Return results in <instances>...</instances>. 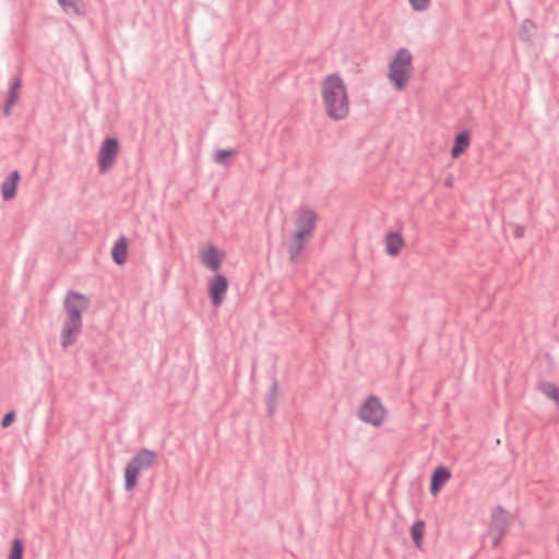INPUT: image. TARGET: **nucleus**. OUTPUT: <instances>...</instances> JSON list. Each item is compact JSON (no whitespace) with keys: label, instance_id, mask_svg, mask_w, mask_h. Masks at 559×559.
I'll return each instance as SVG.
<instances>
[{"label":"nucleus","instance_id":"f257e3e1","mask_svg":"<svg viewBox=\"0 0 559 559\" xmlns=\"http://www.w3.org/2000/svg\"><path fill=\"white\" fill-rule=\"evenodd\" d=\"M64 310L67 319L61 329V345L67 348L75 343L82 330V312L90 307V299L84 294L69 292L64 298Z\"/></svg>","mask_w":559,"mask_h":559},{"label":"nucleus","instance_id":"f03ea898","mask_svg":"<svg viewBox=\"0 0 559 559\" xmlns=\"http://www.w3.org/2000/svg\"><path fill=\"white\" fill-rule=\"evenodd\" d=\"M322 96L326 115L334 120H342L349 111L346 86L337 74H330L322 83Z\"/></svg>","mask_w":559,"mask_h":559},{"label":"nucleus","instance_id":"7ed1b4c3","mask_svg":"<svg viewBox=\"0 0 559 559\" xmlns=\"http://www.w3.org/2000/svg\"><path fill=\"white\" fill-rule=\"evenodd\" d=\"M413 72V56L407 48H400L389 64L388 78L396 91H403Z\"/></svg>","mask_w":559,"mask_h":559},{"label":"nucleus","instance_id":"20e7f679","mask_svg":"<svg viewBox=\"0 0 559 559\" xmlns=\"http://www.w3.org/2000/svg\"><path fill=\"white\" fill-rule=\"evenodd\" d=\"M384 407L378 396H368L359 407L358 416L365 423L380 426L384 419Z\"/></svg>","mask_w":559,"mask_h":559},{"label":"nucleus","instance_id":"39448f33","mask_svg":"<svg viewBox=\"0 0 559 559\" xmlns=\"http://www.w3.org/2000/svg\"><path fill=\"white\" fill-rule=\"evenodd\" d=\"M120 142H103L97 156L99 174H106L115 164L120 151Z\"/></svg>","mask_w":559,"mask_h":559},{"label":"nucleus","instance_id":"423d86ee","mask_svg":"<svg viewBox=\"0 0 559 559\" xmlns=\"http://www.w3.org/2000/svg\"><path fill=\"white\" fill-rule=\"evenodd\" d=\"M512 522V515L502 506H497L491 510L489 533L508 534Z\"/></svg>","mask_w":559,"mask_h":559},{"label":"nucleus","instance_id":"0eeeda50","mask_svg":"<svg viewBox=\"0 0 559 559\" xmlns=\"http://www.w3.org/2000/svg\"><path fill=\"white\" fill-rule=\"evenodd\" d=\"M317 213L308 207L300 209V212L296 218V230L298 235L311 238L316 226H317Z\"/></svg>","mask_w":559,"mask_h":559},{"label":"nucleus","instance_id":"6e6552de","mask_svg":"<svg viewBox=\"0 0 559 559\" xmlns=\"http://www.w3.org/2000/svg\"><path fill=\"white\" fill-rule=\"evenodd\" d=\"M228 289V280L225 275L216 274L209 284V296L215 307L222 305Z\"/></svg>","mask_w":559,"mask_h":559},{"label":"nucleus","instance_id":"1a4fd4ad","mask_svg":"<svg viewBox=\"0 0 559 559\" xmlns=\"http://www.w3.org/2000/svg\"><path fill=\"white\" fill-rule=\"evenodd\" d=\"M157 460V453L150 449L139 450L130 460L133 465L138 466L139 469L147 471L154 466Z\"/></svg>","mask_w":559,"mask_h":559},{"label":"nucleus","instance_id":"9d476101","mask_svg":"<svg viewBox=\"0 0 559 559\" xmlns=\"http://www.w3.org/2000/svg\"><path fill=\"white\" fill-rule=\"evenodd\" d=\"M310 238L298 235L297 233H293L292 238L288 242V254L289 260L293 263H297L300 261L301 253L304 249L306 248L307 243L309 242Z\"/></svg>","mask_w":559,"mask_h":559},{"label":"nucleus","instance_id":"9b49d317","mask_svg":"<svg viewBox=\"0 0 559 559\" xmlns=\"http://www.w3.org/2000/svg\"><path fill=\"white\" fill-rule=\"evenodd\" d=\"M451 478V472L445 466H438L433 469L430 477L429 490L432 496L440 492L445 483Z\"/></svg>","mask_w":559,"mask_h":559},{"label":"nucleus","instance_id":"f8f14e48","mask_svg":"<svg viewBox=\"0 0 559 559\" xmlns=\"http://www.w3.org/2000/svg\"><path fill=\"white\" fill-rule=\"evenodd\" d=\"M224 253L214 245H209L207 250L201 254V262L212 271H218L222 265Z\"/></svg>","mask_w":559,"mask_h":559},{"label":"nucleus","instance_id":"ddd939ff","mask_svg":"<svg viewBox=\"0 0 559 559\" xmlns=\"http://www.w3.org/2000/svg\"><path fill=\"white\" fill-rule=\"evenodd\" d=\"M385 251L391 257H396L404 247L405 241L401 231H389L384 238Z\"/></svg>","mask_w":559,"mask_h":559},{"label":"nucleus","instance_id":"4468645a","mask_svg":"<svg viewBox=\"0 0 559 559\" xmlns=\"http://www.w3.org/2000/svg\"><path fill=\"white\" fill-rule=\"evenodd\" d=\"M20 180V173L12 171L1 185V193L4 201L12 200L16 195V187Z\"/></svg>","mask_w":559,"mask_h":559},{"label":"nucleus","instance_id":"2eb2a0df","mask_svg":"<svg viewBox=\"0 0 559 559\" xmlns=\"http://www.w3.org/2000/svg\"><path fill=\"white\" fill-rule=\"evenodd\" d=\"M128 255V239L122 236L114 243L111 249L112 261L117 265H121L126 262Z\"/></svg>","mask_w":559,"mask_h":559},{"label":"nucleus","instance_id":"dca6fc26","mask_svg":"<svg viewBox=\"0 0 559 559\" xmlns=\"http://www.w3.org/2000/svg\"><path fill=\"white\" fill-rule=\"evenodd\" d=\"M22 86V81L20 78H15L9 88L8 96L5 99V105L3 108L4 115H9L11 108L15 105L17 98H19V92Z\"/></svg>","mask_w":559,"mask_h":559},{"label":"nucleus","instance_id":"f3484780","mask_svg":"<svg viewBox=\"0 0 559 559\" xmlns=\"http://www.w3.org/2000/svg\"><path fill=\"white\" fill-rule=\"evenodd\" d=\"M141 473V469L138 466L133 465L130 461L124 467V489L130 491L134 489L138 485V478Z\"/></svg>","mask_w":559,"mask_h":559},{"label":"nucleus","instance_id":"a211bd4d","mask_svg":"<svg viewBox=\"0 0 559 559\" xmlns=\"http://www.w3.org/2000/svg\"><path fill=\"white\" fill-rule=\"evenodd\" d=\"M237 153L236 148H219L215 151L213 160L218 165L228 167L230 165L229 158L236 156Z\"/></svg>","mask_w":559,"mask_h":559},{"label":"nucleus","instance_id":"6ab92c4d","mask_svg":"<svg viewBox=\"0 0 559 559\" xmlns=\"http://www.w3.org/2000/svg\"><path fill=\"white\" fill-rule=\"evenodd\" d=\"M425 522L421 520L416 521L411 527V536L416 546V548H423V539L425 534Z\"/></svg>","mask_w":559,"mask_h":559},{"label":"nucleus","instance_id":"aec40b11","mask_svg":"<svg viewBox=\"0 0 559 559\" xmlns=\"http://www.w3.org/2000/svg\"><path fill=\"white\" fill-rule=\"evenodd\" d=\"M278 394V383L277 380L274 379L272 385L269 389L266 396V405H267V414L273 416L276 412V400Z\"/></svg>","mask_w":559,"mask_h":559},{"label":"nucleus","instance_id":"412c9836","mask_svg":"<svg viewBox=\"0 0 559 559\" xmlns=\"http://www.w3.org/2000/svg\"><path fill=\"white\" fill-rule=\"evenodd\" d=\"M58 3L68 15L83 14L81 0H58Z\"/></svg>","mask_w":559,"mask_h":559},{"label":"nucleus","instance_id":"4be33fe9","mask_svg":"<svg viewBox=\"0 0 559 559\" xmlns=\"http://www.w3.org/2000/svg\"><path fill=\"white\" fill-rule=\"evenodd\" d=\"M539 390L559 406V388L549 381H543L538 384Z\"/></svg>","mask_w":559,"mask_h":559},{"label":"nucleus","instance_id":"5701e85b","mask_svg":"<svg viewBox=\"0 0 559 559\" xmlns=\"http://www.w3.org/2000/svg\"><path fill=\"white\" fill-rule=\"evenodd\" d=\"M535 24L526 19L522 22L521 29H520V38L523 41L532 43L533 37L535 35Z\"/></svg>","mask_w":559,"mask_h":559},{"label":"nucleus","instance_id":"b1692460","mask_svg":"<svg viewBox=\"0 0 559 559\" xmlns=\"http://www.w3.org/2000/svg\"><path fill=\"white\" fill-rule=\"evenodd\" d=\"M24 544L20 538H14L11 543L9 559H23Z\"/></svg>","mask_w":559,"mask_h":559},{"label":"nucleus","instance_id":"393cba45","mask_svg":"<svg viewBox=\"0 0 559 559\" xmlns=\"http://www.w3.org/2000/svg\"><path fill=\"white\" fill-rule=\"evenodd\" d=\"M471 142H454V145L451 150V155L453 158H457L468 146Z\"/></svg>","mask_w":559,"mask_h":559},{"label":"nucleus","instance_id":"a878e982","mask_svg":"<svg viewBox=\"0 0 559 559\" xmlns=\"http://www.w3.org/2000/svg\"><path fill=\"white\" fill-rule=\"evenodd\" d=\"M408 1L415 11H424L430 4V0H408Z\"/></svg>","mask_w":559,"mask_h":559},{"label":"nucleus","instance_id":"bb28decb","mask_svg":"<svg viewBox=\"0 0 559 559\" xmlns=\"http://www.w3.org/2000/svg\"><path fill=\"white\" fill-rule=\"evenodd\" d=\"M15 417H16V414L14 411H10L7 414H4V416L2 417V420H1V427L2 428L10 427L13 424V421L15 420Z\"/></svg>","mask_w":559,"mask_h":559},{"label":"nucleus","instance_id":"cd10ccee","mask_svg":"<svg viewBox=\"0 0 559 559\" xmlns=\"http://www.w3.org/2000/svg\"><path fill=\"white\" fill-rule=\"evenodd\" d=\"M492 537V547L497 548L500 546L502 539L507 536L506 533H487Z\"/></svg>","mask_w":559,"mask_h":559},{"label":"nucleus","instance_id":"c85d7f7f","mask_svg":"<svg viewBox=\"0 0 559 559\" xmlns=\"http://www.w3.org/2000/svg\"><path fill=\"white\" fill-rule=\"evenodd\" d=\"M513 226V235L515 238L520 239L524 236V233H525V228L524 226L520 225V224H512Z\"/></svg>","mask_w":559,"mask_h":559},{"label":"nucleus","instance_id":"c756f323","mask_svg":"<svg viewBox=\"0 0 559 559\" xmlns=\"http://www.w3.org/2000/svg\"><path fill=\"white\" fill-rule=\"evenodd\" d=\"M471 136L469 130H462L457 132L452 140H471Z\"/></svg>","mask_w":559,"mask_h":559},{"label":"nucleus","instance_id":"7c9ffc66","mask_svg":"<svg viewBox=\"0 0 559 559\" xmlns=\"http://www.w3.org/2000/svg\"><path fill=\"white\" fill-rule=\"evenodd\" d=\"M104 140L111 141V140H117V138H115V136H110V135H107Z\"/></svg>","mask_w":559,"mask_h":559}]
</instances>
